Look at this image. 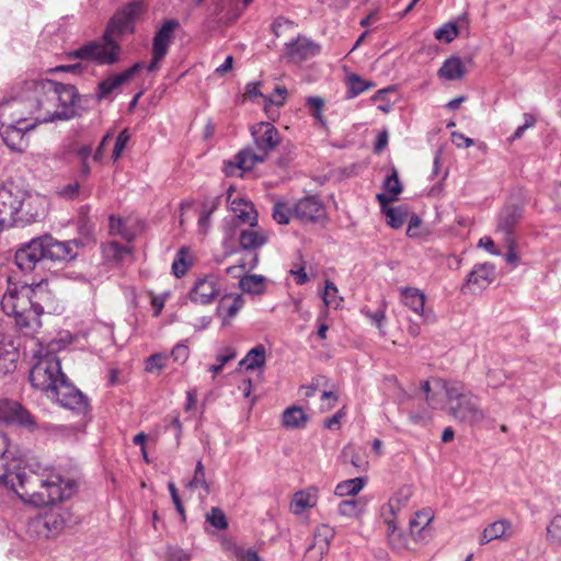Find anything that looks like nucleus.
Wrapping results in <instances>:
<instances>
[{"mask_svg": "<svg viewBox=\"0 0 561 561\" xmlns=\"http://www.w3.org/2000/svg\"><path fill=\"white\" fill-rule=\"evenodd\" d=\"M21 459L9 449V438L0 432V482L14 491L24 502L35 506L54 505L70 497L73 483L59 474L46 478L31 469L21 467Z\"/></svg>", "mask_w": 561, "mask_h": 561, "instance_id": "nucleus-1", "label": "nucleus"}, {"mask_svg": "<svg viewBox=\"0 0 561 561\" xmlns=\"http://www.w3.org/2000/svg\"><path fill=\"white\" fill-rule=\"evenodd\" d=\"M22 89L30 115L37 124L68 121L88 107V99L80 95L72 84L41 79L24 82Z\"/></svg>", "mask_w": 561, "mask_h": 561, "instance_id": "nucleus-2", "label": "nucleus"}, {"mask_svg": "<svg viewBox=\"0 0 561 561\" xmlns=\"http://www.w3.org/2000/svg\"><path fill=\"white\" fill-rule=\"evenodd\" d=\"M444 390L447 400L448 413L458 422L470 426L483 422L486 417L480 407V399L467 387L458 381H445Z\"/></svg>", "mask_w": 561, "mask_h": 561, "instance_id": "nucleus-3", "label": "nucleus"}, {"mask_svg": "<svg viewBox=\"0 0 561 561\" xmlns=\"http://www.w3.org/2000/svg\"><path fill=\"white\" fill-rule=\"evenodd\" d=\"M45 287V284L38 283L35 287H24L19 294H10L3 298V309H7L12 300H16L12 304L11 313L14 314L20 328L33 329L41 325L39 317L44 312L42 301L48 295Z\"/></svg>", "mask_w": 561, "mask_h": 561, "instance_id": "nucleus-4", "label": "nucleus"}, {"mask_svg": "<svg viewBox=\"0 0 561 561\" xmlns=\"http://www.w3.org/2000/svg\"><path fill=\"white\" fill-rule=\"evenodd\" d=\"M122 48L117 41L105 35L100 41H91L67 54L68 59H81L98 65H114L118 61Z\"/></svg>", "mask_w": 561, "mask_h": 561, "instance_id": "nucleus-5", "label": "nucleus"}, {"mask_svg": "<svg viewBox=\"0 0 561 561\" xmlns=\"http://www.w3.org/2000/svg\"><path fill=\"white\" fill-rule=\"evenodd\" d=\"M66 379V375L61 371L60 360L53 354L39 357L30 373V381L34 388L51 393Z\"/></svg>", "mask_w": 561, "mask_h": 561, "instance_id": "nucleus-6", "label": "nucleus"}, {"mask_svg": "<svg viewBox=\"0 0 561 561\" xmlns=\"http://www.w3.org/2000/svg\"><path fill=\"white\" fill-rule=\"evenodd\" d=\"M25 196V188L8 182L0 187V232L18 224L19 207Z\"/></svg>", "mask_w": 561, "mask_h": 561, "instance_id": "nucleus-7", "label": "nucleus"}, {"mask_svg": "<svg viewBox=\"0 0 561 561\" xmlns=\"http://www.w3.org/2000/svg\"><path fill=\"white\" fill-rule=\"evenodd\" d=\"M242 229L239 234V245L249 253L241 259L239 267L242 270H254L259 264V254L256 251L267 243L268 236L263 229Z\"/></svg>", "mask_w": 561, "mask_h": 561, "instance_id": "nucleus-8", "label": "nucleus"}, {"mask_svg": "<svg viewBox=\"0 0 561 561\" xmlns=\"http://www.w3.org/2000/svg\"><path fill=\"white\" fill-rule=\"evenodd\" d=\"M27 104L23 90L19 96L3 100L0 103V125H27L33 122Z\"/></svg>", "mask_w": 561, "mask_h": 561, "instance_id": "nucleus-9", "label": "nucleus"}, {"mask_svg": "<svg viewBox=\"0 0 561 561\" xmlns=\"http://www.w3.org/2000/svg\"><path fill=\"white\" fill-rule=\"evenodd\" d=\"M45 263L61 264L76 259L78 241H58L49 234L42 236Z\"/></svg>", "mask_w": 561, "mask_h": 561, "instance_id": "nucleus-10", "label": "nucleus"}, {"mask_svg": "<svg viewBox=\"0 0 561 561\" xmlns=\"http://www.w3.org/2000/svg\"><path fill=\"white\" fill-rule=\"evenodd\" d=\"M19 207L18 224H31L45 217L48 208L46 196L25 190V196L22 198Z\"/></svg>", "mask_w": 561, "mask_h": 561, "instance_id": "nucleus-11", "label": "nucleus"}, {"mask_svg": "<svg viewBox=\"0 0 561 561\" xmlns=\"http://www.w3.org/2000/svg\"><path fill=\"white\" fill-rule=\"evenodd\" d=\"M255 149L266 158L280 144V135L277 128L270 122H260L250 127Z\"/></svg>", "mask_w": 561, "mask_h": 561, "instance_id": "nucleus-12", "label": "nucleus"}, {"mask_svg": "<svg viewBox=\"0 0 561 561\" xmlns=\"http://www.w3.org/2000/svg\"><path fill=\"white\" fill-rule=\"evenodd\" d=\"M137 13L136 4H128L116 12L110 20L104 34L108 39L121 38L127 33H134V21Z\"/></svg>", "mask_w": 561, "mask_h": 561, "instance_id": "nucleus-13", "label": "nucleus"}, {"mask_svg": "<svg viewBox=\"0 0 561 561\" xmlns=\"http://www.w3.org/2000/svg\"><path fill=\"white\" fill-rule=\"evenodd\" d=\"M15 264L22 272H31L39 264L45 263L42 237L32 239L15 253Z\"/></svg>", "mask_w": 561, "mask_h": 561, "instance_id": "nucleus-14", "label": "nucleus"}, {"mask_svg": "<svg viewBox=\"0 0 561 561\" xmlns=\"http://www.w3.org/2000/svg\"><path fill=\"white\" fill-rule=\"evenodd\" d=\"M56 400L64 408L85 415L89 411L88 398L66 379L54 392Z\"/></svg>", "mask_w": 561, "mask_h": 561, "instance_id": "nucleus-15", "label": "nucleus"}, {"mask_svg": "<svg viewBox=\"0 0 561 561\" xmlns=\"http://www.w3.org/2000/svg\"><path fill=\"white\" fill-rule=\"evenodd\" d=\"M401 302L420 316L425 323H434L436 316L431 309H425L426 296L425 294L415 287H401L399 289Z\"/></svg>", "mask_w": 561, "mask_h": 561, "instance_id": "nucleus-16", "label": "nucleus"}, {"mask_svg": "<svg viewBox=\"0 0 561 561\" xmlns=\"http://www.w3.org/2000/svg\"><path fill=\"white\" fill-rule=\"evenodd\" d=\"M0 423H18L31 430L36 427L33 415L19 402L8 399L0 400Z\"/></svg>", "mask_w": 561, "mask_h": 561, "instance_id": "nucleus-17", "label": "nucleus"}, {"mask_svg": "<svg viewBox=\"0 0 561 561\" xmlns=\"http://www.w3.org/2000/svg\"><path fill=\"white\" fill-rule=\"evenodd\" d=\"M38 125L35 122H30L27 125H0V136L10 150L15 152H23L28 147L27 131Z\"/></svg>", "mask_w": 561, "mask_h": 561, "instance_id": "nucleus-18", "label": "nucleus"}, {"mask_svg": "<svg viewBox=\"0 0 561 561\" xmlns=\"http://www.w3.org/2000/svg\"><path fill=\"white\" fill-rule=\"evenodd\" d=\"M324 214V205L316 196H305L294 204V217L302 224L317 222Z\"/></svg>", "mask_w": 561, "mask_h": 561, "instance_id": "nucleus-19", "label": "nucleus"}, {"mask_svg": "<svg viewBox=\"0 0 561 561\" xmlns=\"http://www.w3.org/2000/svg\"><path fill=\"white\" fill-rule=\"evenodd\" d=\"M523 215L524 208L518 205H506L499 213L496 232L503 234L505 242H512V239H515V228Z\"/></svg>", "mask_w": 561, "mask_h": 561, "instance_id": "nucleus-20", "label": "nucleus"}, {"mask_svg": "<svg viewBox=\"0 0 561 561\" xmlns=\"http://www.w3.org/2000/svg\"><path fill=\"white\" fill-rule=\"evenodd\" d=\"M219 294V284L218 279L208 275L202 278H198L193 287L190 290L188 297L192 302L197 305H208L214 301V299Z\"/></svg>", "mask_w": 561, "mask_h": 561, "instance_id": "nucleus-21", "label": "nucleus"}, {"mask_svg": "<svg viewBox=\"0 0 561 561\" xmlns=\"http://www.w3.org/2000/svg\"><path fill=\"white\" fill-rule=\"evenodd\" d=\"M266 160V157L252 147H247L240 150L234 156V161L226 163L225 172L227 175H233L236 170L241 172L251 171L255 165Z\"/></svg>", "mask_w": 561, "mask_h": 561, "instance_id": "nucleus-22", "label": "nucleus"}, {"mask_svg": "<svg viewBox=\"0 0 561 561\" xmlns=\"http://www.w3.org/2000/svg\"><path fill=\"white\" fill-rule=\"evenodd\" d=\"M142 62H136L125 71L108 77L98 84L96 98L98 100L106 99L114 90L131 80L141 69Z\"/></svg>", "mask_w": 561, "mask_h": 561, "instance_id": "nucleus-23", "label": "nucleus"}, {"mask_svg": "<svg viewBox=\"0 0 561 561\" xmlns=\"http://www.w3.org/2000/svg\"><path fill=\"white\" fill-rule=\"evenodd\" d=\"M180 27V23L176 20H167L163 22L161 27L156 32L152 39V51H156L158 56H167L169 47L174 37V32Z\"/></svg>", "mask_w": 561, "mask_h": 561, "instance_id": "nucleus-24", "label": "nucleus"}, {"mask_svg": "<svg viewBox=\"0 0 561 561\" xmlns=\"http://www.w3.org/2000/svg\"><path fill=\"white\" fill-rule=\"evenodd\" d=\"M376 198L380 204L382 214L387 217V224L393 229L401 228L408 217L407 208L403 206L389 207L388 205L393 201V197H389L387 194H377Z\"/></svg>", "mask_w": 561, "mask_h": 561, "instance_id": "nucleus-25", "label": "nucleus"}, {"mask_svg": "<svg viewBox=\"0 0 561 561\" xmlns=\"http://www.w3.org/2000/svg\"><path fill=\"white\" fill-rule=\"evenodd\" d=\"M495 279V266L491 263L477 264L467 276V285L486 288Z\"/></svg>", "mask_w": 561, "mask_h": 561, "instance_id": "nucleus-26", "label": "nucleus"}, {"mask_svg": "<svg viewBox=\"0 0 561 561\" xmlns=\"http://www.w3.org/2000/svg\"><path fill=\"white\" fill-rule=\"evenodd\" d=\"M512 524L507 519H499L484 528L480 536V543L485 545L495 539L511 537Z\"/></svg>", "mask_w": 561, "mask_h": 561, "instance_id": "nucleus-27", "label": "nucleus"}, {"mask_svg": "<svg viewBox=\"0 0 561 561\" xmlns=\"http://www.w3.org/2000/svg\"><path fill=\"white\" fill-rule=\"evenodd\" d=\"M230 208L241 222L248 224L250 227L257 226V213L253 204L243 198H236L231 202Z\"/></svg>", "mask_w": 561, "mask_h": 561, "instance_id": "nucleus-28", "label": "nucleus"}, {"mask_svg": "<svg viewBox=\"0 0 561 561\" xmlns=\"http://www.w3.org/2000/svg\"><path fill=\"white\" fill-rule=\"evenodd\" d=\"M67 513L59 510H50L44 514H41L46 530L50 538L58 536L65 528L67 523Z\"/></svg>", "mask_w": 561, "mask_h": 561, "instance_id": "nucleus-29", "label": "nucleus"}, {"mask_svg": "<svg viewBox=\"0 0 561 561\" xmlns=\"http://www.w3.org/2000/svg\"><path fill=\"white\" fill-rule=\"evenodd\" d=\"M244 306V298L242 295H227L225 296L218 307V312L224 318V324L228 323V320L236 317V314Z\"/></svg>", "mask_w": 561, "mask_h": 561, "instance_id": "nucleus-30", "label": "nucleus"}, {"mask_svg": "<svg viewBox=\"0 0 561 561\" xmlns=\"http://www.w3.org/2000/svg\"><path fill=\"white\" fill-rule=\"evenodd\" d=\"M335 531L329 525H320L313 534V543L309 546V550L318 549L321 554L328 551L331 540L334 538Z\"/></svg>", "mask_w": 561, "mask_h": 561, "instance_id": "nucleus-31", "label": "nucleus"}, {"mask_svg": "<svg viewBox=\"0 0 561 561\" xmlns=\"http://www.w3.org/2000/svg\"><path fill=\"white\" fill-rule=\"evenodd\" d=\"M266 362V350L262 344L256 345L248 352L244 358L239 363V366L244 367L247 370H255L262 368Z\"/></svg>", "mask_w": 561, "mask_h": 561, "instance_id": "nucleus-32", "label": "nucleus"}, {"mask_svg": "<svg viewBox=\"0 0 561 561\" xmlns=\"http://www.w3.org/2000/svg\"><path fill=\"white\" fill-rule=\"evenodd\" d=\"M465 75V66L460 58L450 57L446 59L438 70V76L447 80H458Z\"/></svg>", "mask_w": 561, "mask_h": 561, "instance_id": "nucleus-33", "label": "nucleus"}, {"mask_svg": "<svg viewBox=\"0 0 561 561\" xmlns=\"http://www.w3.org/2000/svg\"><path fill=\"white\" fill-rule=\"evenodd\" d=\"M265 280L266 278L262 275H245L239 280V287L243 293L250 295H262L266 290Z\"/></svg>", "mask_w": 561, "mask_h": 561, "instance_id": "nucleus-34", "label": "nucleus"}, {"mask_svg": "<svg viewBox=\"0 0 561 561\" xmlns=\"http://www.w3.org/2000/svg\"><path fill=\"white\" fill-rule=\"evenodd\" d=\"M110 233L112 236L121 237L127 242H131L136 237L135 230L130 227L127 220L113 215L110 216Z\"/></svg>", "mask_w": 561, "mask_h": 561, "instance_id": "nucleus-35", "label": "nucleus"}, {"mask_svg": "<svg viewBox=\"0 0 561 561\" xmlns=\"http://www.w3.org/2000/svg\"><path fill=\"white\" fill-rule=\"evenodd\" d=\"M308 416L300 407H289L283 413V425L288 428L304 427Z\"/></svg>", "mask_w": 561, "mask_h": 561, "instance_id": "nucleus-36", "label": "nucleus"}, {"mask_svg": "<svg viewBox=\"0 0 561 561\" xmlns=\"http://www.w3.org/2000/svg\"><path fill=\"white\" fill-rule=\"evenodd\" d=\"M193 261L190 255V250L185 247L179 249L172 263V273L176 278H180L186 274L188 268L192 266Z\"/></svg>", "mask_w": 561, "mask_h": 561, "instance_id": "nucleus-37", "label": "nucleus"}, {"mask_svg": "<svg viewBox=\"0 0 561 561\" xmlns=\"http://www.w3.org/2000/svg\"><path fill=\"white\" fill-rule=\"evenodd\" d=\"M25 535L30 540H43L50 538L41 515H36L27 520L25 525Z\"/></svg>", "mask_w": 561, "mask_h": 561, "instance_id": "nucleus-38", "label": "nucleus"}, {"mask_svg": "<svg viewBox=\"0 0 561 561\" xmlns=\"http://www.w3.org/2000/svg\"><path fill=\"white\" fill-rule=\"evenodd\" d=\"M366 478L358 477L340 482L335 488L337 496H352L357 494L365 485Z\"/></svg>", "mask_w": 561, "mask_h": 561, "instance_id": "nucleus-39", "label": "nucleus"}, {"mask_svg": "<svg viewBox=\"0 0 561 561\" xmlns=\"http://www.w3.org/2000/svg\"><path fill=\"white\" fill-rule=\"evenodd\" d=\"M374 85L373 82L365 81L358 75L352 73L347 77V99H354Z\"/></svg>", "mask_w": 561, "mask_h": 561, "instance_id": "nucleus-40", "label": "nucleus"}, {"mask_svg": "<svg viewBox=\"0 0 561 561\" xmlns=\"http://www.w3.org/2000/svg\"><path fill=\"white\" fill-rule=\"evenodd\" d=\"M273 219L279 225H287L290 218L294 217V204L289 205L287 202L277 201L273 206Z\"/></svg>", "mask_w": 561, "mask_h": 561, "instance_id": "nucleus-41", "label": "nucleus"}, {"mask_svg": "<svg viewBox=\"0 0 561 561\" xmlns=\"http://www.w3.org/2000/svg\"><path fill=\"white\" fill-rule=\"evenodd\" d=\"M85 427V422H78L76 424H51L47 427V430L57 436L69 438L71 436L77 435L80 432H83Z\"/></svg>", "mask_w": 561, "mask_h": 561, "instance_id": "nucleus-42", "label": "nucleus"}, {"mask_svg": "<svg viewBox=\"0 0 561 561\" xmlns=\"http://www.w3.org/2000/svg\"><path fill=\"white\" fill-rule=\"evenodd\" d=\"M18 357L14 348L3 350L0 347V376L15 370Z\"/></svg>", "mask_w": 561, "mask_h": 561, "instance_id": "nucleus-43", "label": "nucleus"}, {"mask_svg": "<svg viewBox=\"0 0 561 561\" xmlns=\"http://www.w3.org/2000/svg\"><path fill=\"white\" fill-rule=\"evenodd\" d=\"M186 488L190 490H194L197 488H203L205 494L207 495L210 492L209 483L205 477V468L202 460H198L194 470L193 478L186 483Z\"/></svg>", "mask_w": 561, "mask_h": 561, "instance_id": "nucleus-44", "label": "nucleus"}, {"mask_svg": "<svg viewBox=\"0 0 561 561\" xmlns=\"http://www.w3.org/2000/svg\"><path fill=\"white\" fill-rule=\"evenodd\" d=\"M322 300L325 306L332 307L334 309L340 308L341 304L343 302V298L339 296L337 287L330 279L325 280L324 290L322 293Z\"/></svg>", "mask_w": 561, "mask_h": 561, "instance_id": "nucleus-45", "label": "nucleus"}, {"mask_svg": "<svg viewBox=\"0 0 561 561\" xmlns=\"http://www.w3.org/2000/svg\"><path fill=\"white\" fill-rule=\"evenodd\" d=\"M382 187L385 190L383 194H387L389 197H393V201L396 199V196L402 192V184L396 169H393L391 174L385 179Z\"/></svg>", "mask_w": 561, "mask_h": 561, "instance_id": "nucleus-46", "label": "nucleus"}, {"mask_svg": "<svg viewBox=\"0 0 561 561\" xmlns=\"http://www.w3.org/2000/svg\"><path fill=\"white\" fill-rule=\"evenodd\" d=\"M306 106L309 108L310 114L317 119V122L324 126L325 118L322 114L324 108V100L320 96H309L306 100Z\"/></svg>", "mask_w": 561, "mask_h": 561, "instance_id": "nucleus-47", "label": "nucleus"}, {"mask_svg": "<svg viewBox=\"0 0 561 561\" xmlns=\"http://www.w3.org/2000/svg\"><path fill=\"white\" fill-rule=\"evenodd\" d=\"M287 95V89L285 87H276L274 90L273 96H263L264 100V111L267 113L268 117L274 119V117L270 114L271 106H280L284 104Z\"/></svg>", "mask_w": 561, "mask_h": 561, "instance_id": "nucleus-48", "label": "nucleus"}, {"mask_svg": "<svg viewBox=\"0 0 561 561\" xmlns=\"http://www.w3.org/2000/svg\"><path fill=\"white\" fill-rule=\"evenodd\" d=\"M547 540L550 545H561V514L556 515L548 524Z\"/></svg>", "mask_w": 561, "mask_h": 561, "instance_id": "nucleus-49", "label": "nucleus"}, {"mask_svg": "<svg viewBox=\"0 0 561 561\" xmlns=\"http://www.w3.org/2000/svg\"><path fill=\"white\" fill-rule=\"evenodd\" d=\"M314 505L311 494L297 492L291 501V510L295 514H301L306 508Z\"/></svg>", "mask_w": 561, "mask_h": 561, "instance_id": "nucleus-50", "label": "nucleus"}, {"mask_svg": "<svg viewBox=\"0 0 561 561\" xmlns=\"http://www.w3.org/2000/svg\"><path fill=\"white\" fill-rule=\"evenodd\" d=\"M206 520L219 530H224L228 527L227 517L219 507H211L206 514Z\"/></svg>", "mask_w": 561, "mask_h": 561, "instance_id": "nucleus-51", "label": "nucleus"}, {"mask_svg": "<svg viewBox=\"0 0 561 561\" xmlns=\"http://www.w3.org/2000/svg\"><path fill=\"white\" fill-rule=\"evenodd\" d=\"M362 511V504L359 501L350 499L343 500L337 506V512L342 516L354 517L357 516Z\"/></svg>", "mask_w": 561, "mask_h": 561, "instance_id": "nucleus-52", "label": "nucleus"}, {"mask_svg": "<svg viewBox=\"0 0 561 561\" xmlns=\"http://www.w3.org/2000/svg\"><path fill=\"white\" fill-rule=\"evenodd\" d=\"M432 519H433V516L431 515L430 512L423 511V512L416 513L415 517L413 519H411V522H410L411 533L419 534V533L425 530V528L430 525Z\"/></svg>", "mask_w": 561, "mask_h": 561, "instance_id": "nucleus-53", "label": "nucleus"}, {"mask_svg": "<svg viewBox=\"0 0 561 561\" xmlns=\"http://www.w3.org/2000/svg\"><path fill=\"white\" fill-rule=\"evenodd\" d=\"M236 351L232 347L225 348L224 352L219 353L216 356L218 364L211 365L209 367V371H211L214 375H218L222 370L225 365L232 360L236 357Z\"/></svg>", "mask_w": 561, "mask_h": 561, "instance_id": "nucleus-54", "label": "nucleus"}, {"mask_svg": "<svg viewBox=\"0 0 561 561\" xmlns=\"http://www.w3.org/2000/svg\"><path fill=\"white\" fill-rule=\"evenodd\" d=\"M129 139H130V135L127 129H123L117 135V137L115 139V144H114L113 152H112V159L114 161H117L122 157Z\"/></svg>", "mask_w": 561, "mask_h": 561, "instance_id": "nucleus-55", "label": "nucleus"}, {"mask_svg": "<svg viewBox=\"0 0 561 561\" xmlns=\"http://www.w3.org/2000/svg\"><path fill=\"white\" fill-rule=\"evenodd\" d=\"M231 551L236 561H261L257 552L252 548H243L234 545Z\"/></svg>", "mask_w": 561, "mask_h": 561, "instance_id": "nucleus-56", "label": "nucleus"}, {"mask_svg": "<svg viewBox=\"0 0 561 561\" xmlns=\"http://www.w3.org/2000/svg\"><path fill=\"white\" fill-rule=\"evenodd\" d=\"M458 35V28L454 23H446L435 32V37L438 41L446 43L453 42Z\"/></svg>", "mask_w": 561, "mask_h": 561, "instance_id": "nucleus-57", "label": "nucleus"}, {"mask_svg": "<svg viewBox=\"0 0 561 561\" xmlns=\"http://www.w3.org/2000/svg\"><path fill=\"white\" fill-rule=\"evenodd\" d=\"M168 360V356L162 353H156L148 357L146 362V370L149 373H153L156 370H161Z\"/></svg>", "mask_w": 561, "mask_h": 561, "instance_id": "nucleus-58", "label": "nucleus"}, {"mask_svg": "<svg viewBox=\"0 0 561 561\" xmlns=\"http://www.w3.org/2000/svg\"><path fill=\"white\" fill-rule=\"evenodd\" d=\"M171 357L180 365H183L190 357V348L184 342L178 343L171 351Z\"/></svg>", "mask_w": 561, "mask_h": 561, "instance_id": "nucleus-59", "label": "nucleus"}, {"mask_svg": "<svg viewBox=\"0 0 561 561\" xmlns=\"http://www.w3.org/2000/svg\"><path fill=\"white\" fill-rule=\"evenodd\" d=\"M81 194L80 184L78 182L69 183L58 191V195L65 199L73 201L79 198Z\"/></svg>", "mask_w": 561, "mask_h": 561, "instance_id": "nucleus-60", "label": "nucleus"}, {"mask_svg": "<svg viewBox=\"0 0 561 561\" xmlns=\"http://www.w3.org/2000/svg\"><path fill=\"white\" fill-rule=\"evenodd\" d=\"M337 394L334 391H323L321 394V405L320 410L321 412H327L331 409H333L337 403Z\"/></svg>", "mask_w": 561, "mask_h": 561, "instance_id": "nucleus-61", "label": "nucleus"}, {"mask_svg": "<svg viewBox=\"0 0 561 561\" xmlns=\"http://www.w3.org/2000/svg\"><path fill=\"white\" fill-rule=\"evenodd\" d=\"M366 317H368L375 324L376 327L381 330L382 328V323L386 319V310H385V307H380L378 308L376 311L371 312L369 310L365 311L363 310L362 311Z\"/></svg>", "mask_w": 561, "mask_h": 561, "instance_id": "nucleus-62", "label": "nucleus"}, {"mask_svg": "<svg viewBox=\"0 0 561 561\" xmlns=\"http://www.w3.org/2000/svg\"><path fill=\"white\" fill-rule=\"evenodd\" d=\"M345 415H346V413H345L344 408L339 410L337 412H335L331 417H329L324 422V427L328 430H332V431L339 430L341 426V421H342V419L345 417Z\"/></svg>", "mask_w": 561, "mask_h": 561, "instance_id": "nucleus-63", "label": "nucleus"}, {"mask_svg": "<svg viewBox=\"0 0 561 561\" xmlns=\"http://www.w3.org/2000/svg\"><path fill=\"white\" fill-rule=\"evenodd\" d=\"M220 197H206L201 206V214L211 216L219 205Z\"/></svg>", "mask_w": 561, "mask_h": 561, "instance_id": "nucleus-64", "label": "nucleus"}]
</instances>
